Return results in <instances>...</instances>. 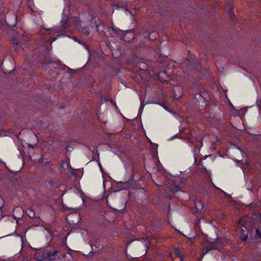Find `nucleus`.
I'll return each mask as SVG.
<instances>
[{"label":"nucleus","mask_w":261,"mask_h":261,"mask_svg":"<svg viewBox=\"0 0 261 261\" xmlns=\"http://www.w3.org/2000/svg\"><path fill=\"white\" fill-rule=\"evenodd\" d=\"M241 227L240 239L246 241L249 234L256 240L261 241V226L254 220L249 219H240L238 222Z\"/></svg>","instance_id":"obj_1"},{"label":"nucleus","mask_w":261,"mask_h":261,"mask_svg":"<svg viewBox=\"0 0 261 261\" xmlns=\"http://www.w3.org/2000/svg\"><path fill=\"white\" fill-rule=\"evenodd\" d=\"M61 26L60 29H55V31L59 34L58 36L62 35V33L68 32V28L74 25L76 28L81 29L82 33L85 36L89 34V28L87 27H82V21L79 17H63L61 20Z\"/></svg>","instance_id":"obj_2"},{"label":"nucleus","mask_w":261,"mask_h":261,"mask_svg":"<svg viewBox=\"0 0 261 261\" xmlns=\"http://www.w3.org/2000/svg\"><path fill=\"white\" fill-rule=\"evenodd\" d=\"M5 23L9 27H15L17 23L16 15L14 13H7V17L5 18Z\"/></svg>","instance_id":"obj_3"},{"label":"nucleus","mask_w":261,"mask_h":261,"mask_svg":"<svg viewBox=\"0 0 261 261\" xmlns=\"http://www.w3.org/2000/svg\"><path fill=\"white\" fill-rule=\"evenodd\" d=\"M134 173L132 172L131 173L130 177L125 181H120V184L124 186L125 188L128 189L133 188L136 185V181L135 180Z\"/></svg>","instance_id":"obj_4"},{"label":"nucleus","mask_w":261,"mask_h":261,"mask_svg":"<svg viewBox=\"0 0 261 261\" xmlns=\"http://www.w3.org/2000/svg\"><path fill=\"white\" fill-rule=\"evenodd\" d=\"M169 75L166 71H162L159 73L158 78L159 81L162 83L165 84L168 82Z\"/></svg>","instance_id":"obj_5"},{"label":"nucleus","mask_w":261,"mask_h":261,"mask_svg":"<svg viewBox=\"0 0 261 261\" xmlns=\"http://www.w3.org/2000/svg\"><path fill=\"white\" fill-rule=\"evenodd\" d=\"M227 12L229 15L230 20L234 23H237V21L235 19V16L233 14V7L231 5H228L227 7Z\"/></svg>","instance_id":"obj_6"},{"label":"nucleus","mask_w":261,"mask_h":261,"mask_svg":"<svg viewBox=\"0 0 261 261\" xmlns=\"http://www.w3.org/2000/svg\"><path fill=\"white\" fill-rule=\"evenodd\" d=\"M173 251L176 256L177 257L179 258L180 261H184V254L183 252L178 247H174Z\"/></svg>","instance_id":"obj_7"},{"label":"nucleus","mask_w":261,"mask_h":261,"mask_svg":"<svg viewBox=\"0 0 261 261\" xmlns=\"http://www.w3.org/2000/svg\"><path fill=\"white\" fill-rule=\"evenodd\" d=\"M7 17V14H5V12H2L0 13V23L1 24V28H3V23L5 22V18Z\"/></svg>","instance_id":"obj_8"},{"label":"nucleus","mask_w":261,"mask_h":261,"mask_svg":"<svg viewBox=\"0 0 261 261\" xmlns=\"http://www.w3.org/2000/svg\"><path fill=\"white\" fill-rule=\"evenodd\" d=\"M195 207L198 212L201 211L203 208V206L200 201L195 202Z\"/></svg>","instance_id":"obj_9"},{"label":"nucleus","mask_w":261,"mask_h":261,"mask_svg":"<svg viewBox=\"0 0 261 261\" xmlns=\"http://www.w3.org/2000/svg\"><path fill=\"white\" fill-rule=\"evenodd\" d=\"M69 165V164L65 161L62 162V163L61 164V168L64 170L68 169Z\"/></svg>","instance_id":"obj_10"},{"label":"nucleus","mask_w":261,"mask_h":261,"mask_svg":"<svg viewBox=\"0 0 261 261\" xmlns=\"http://www.w3.org/2000/svg\"><path fill=\"white\" fill-rule=\"evenodd\" d=\"M27 215L30 218H34L35 217V212L33 211L32 210H28V211H27Z\"/></svg>","instance_id":"obj_11"},{"label":"nucleus","mask_w":261,"mask_h":261,"mask_svg":"<svg viewBox=\"0 0 261 261\" xmlns=\"http://www.w3.org/2000/svg\"><path fill=\"white\" fill-rule=\"evenodd\" d=\"M137 67L141 68H143V70L146 69L147 68V65L144 63H138L137 64Z\"/></svg>","instance_id":"obj_12"},{"label":"nucleus","mask_w":261,"mask_h":261,"mask_svg":"<svg viewBox=\"0 0 261 261\" xmlns=\"http://www.w3.org/2000/svg\"><path fill=\"white\" fill-rule=\"evenodd\" d=\"M256 207V205L254 203H250L249 205L247 206L248 208L252 210H254V208H255Z\"/></svg>","instance_id":"obj_13"},{"label":"nucleus","mask_w":261,"mask_h":261,"mask_svg":"<svg viewBox=\"0 0 261 261\" xmlns=\"http://www.w3.org/2000/svg\"><path fill=\"white\" fill-rule=\"evenodd\" d=\"M161 106L167 111L169 112V113H171V111L169 110V109L165 106V105L163 104V105H161Z\"/></svg>","instance_id":"obj_14"},{"label":"nucleus","mask_w":261,"mask_h":261,"mask_svg":"<svg viewBox=\"0 0 261 261\" xmlns=\"http://www.w3.org/2000/svg\"><path fill=\"white\" fill-rule=\"evenodd\" d=\"M196 98H197V99H199V98L204 99V97L201 94H197V95H196Z\"/></svg>","instance_id":"obj_15"},{"label":"nucleus","mask_w":261,"mask_h":261,"mask_svg":"<svg viewBox=\"0 0 261 261\" xmlns=\"http://www.w3.org/2000/svg\"><path fill=\"white\" fill-rule=\"evenodd\" d=\"M130 37L129 39L126 40L127 41H128V42L130 41L131 40H133L134 38V35L133 34H130Z\"/></svg>","instance_id":"obj_16"},{"label":"nucleus","mask_w":261,"mask_h":261,"mask_svg":"<svg viewBox=\"0 0 261 261\" xmlns=\"http://www.w3.org/2000/svg\"><path fill=\"white\" fill-rule=\"evenodd\" d=\"M56 37H51L50 39H49V41L50 42V43H53L54 41H55L56 40Z\"/></svg>","instance_id":"obj_17"},{"label":"nucleus","mask_w":261,"mask_h":261,"mask_svg":"<svg viewBox=\"0 0 261 261\" xmlns=\"http://www.w3.org/2000/svg\"><path fill=\"white\" fill-rule=\"evenodd\" d=\"M154 103L159 105H160L161 106V105H163V103L162 102H160V101L155 102H154Z\"/></svg>","instance_id":"obj_18"},{"label":"nucleus","mask_w":261,"mask_h":261,"mask_svg":"<svg viewBox=\"0 0 261 261\" xmlns=\"http://www.w3.org/2000/svg\"><path fill=\"white\" fill-rule=\"evenodd\" d=\"M144 105L142 104V103L141 102V105H140V108H139V112L141 111V109L142 108H143L144 107Z\"/></svg>","instance_id":"obj_19"},{"label":"nucleus","mask_w":261,"mask_h":261,"mask_svg":"<svg viewBox=\"0 0 261 261\" xmlns=\"http://www.w3.org/2000/svg\"><path fill=\"white\" fill-rule=\"evenodd\" d=\"M112 31L115 33H117V30L114 29V28H112Z\"/></svg>","instance_id":"obj_20"},{"label":"nucleus","mask_w":261,"mask_h":261,"mask_svg":"<svg viewBox=\"0 0 261 261\" xmlns=\"http://www.w3.org/2000/svg\"><path fill=\"white\" fill-rule=\"evenodd\" d=\"M98 166H99V168L101 170H102V166L100 164V163H99L98 164Z\"/></svg>","instance_id":"obj_21"},{"label":"nucleus","mask_w":261,"mask_h":261,"mask_svg":"<svg viewBox=\"0 0 261 261\" xmlns=\"http://www.w3.org/2000/svg\"><path fill=\"white\" fill-rule=\"evenodd\" d=\"M68 147H69V146L68 145H67L66 146V149L69 150Z\"/></svg>","instance_id":"obj_22"},{"label":"nucleus","mask_w":261,"mask_h":261,"mask_svg":"<svg viewBox=\"0 0 261 261\" xmlns=\"http://www.w3.org/2000/svg\"><path fill=\"white\" fill-rule=\"evenodd\" d=\"M64 67L67 68V69H69V67H67V66H66L65 65H64Z\"/></svg>","instance_id":"obj_23"},{"label":"nucleus","mask_w":261,"mask_h":261,"mask_svg":"<svg viewBox=\"0 0 261 261\" xmlns=\"http://www.w3.org/2000/svg\"><path fill=\"white\" fill-rule=\"evenodd\" d=\"M15 44L18 45V43L17 42H15Z\"/></svg>","instance_id":"obj_24"},{"label":"nucleus","mask_w":261,"mask_h":261,"mask_svg":"<svg viewBox=\"0 0 261 261\" xmlns=\"http://www.w3.org/2000/svg\"><path fill=\"white\" fill-rule=\"evenodd\" d=\"M74 39L75 41H77L76 38L74 37Z\"/></svg>","instance_id":"obj_25"},{"label":"nucleus","mask_w":261,"mask_h":261,"mask_svg":"<svg viewBox=\"0 0 261 261\" xmlns=\"http://www.w3.org/2000/svg\"><path fill=\"white\" fill-rule=\"evenodd\" d=\"M1 208H2V206H0V209L1 210Z\"/></svg>","instance_id":"obj_26"}]
</instances>
